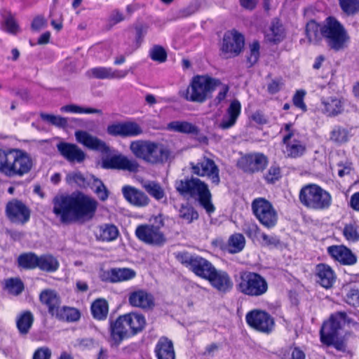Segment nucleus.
<instances>
[{
  "label": "nucleus",
  "mask_w": 359,
  "mask_h": 359,
  "mask_svg": "<svg viewBox=\"0 0 359 359\" xmlns=\"http://www.w3.org/2000/svg\"><path fill=\"white\" fill-rule=\"evenodd\" d=\"M53 203V212L65 224L88 221L94 217L97 208L94 198L81 192L57 195Z\"/></svg>",
  "instance_id": "1"
},
{
  "label": "nucleus",
  "mask_w": 359,
  "mask_h": 359,
  "mask_svg": "<svg viewBox=\"0 0 359 359\" xmlns=\"http://www.w3.org/2000/svg\"><path fill=\"white\" fill-rule=\"evenodd\" d=\"M175 187L177 192L185 198H197L201 205L208 214L212 213L215 208L211 202V194L208 185L196 177L177 180Z\"/></svg>",
  "instance_id": "2"
},
{
  "label": "nucleus",
  "mask_w": 359,
  "mask_h": 359,
  "mask_svg": "<svg viewBox=\"0 0 359 359\" xmlns=\"http://www.w3.org/2000/svg\"><path fill=\"white\" fill-rule=\"evenodd\" d=\"M220 85V80L208 74L194 76L187 89V100L203 103Z\"/></svg>",
  "instance_id": "3"
},
{
  "label": "nucleus",
  "mask_w": 359,
  "mask_h": 359,
  "mask_svg": "<svg viewBox=\"0 0 359 359\" xmlns=\"http://www.w3.org/2000/svg\"><path fill=\"white\" fill-rule=\"evenodd\" d=\"M299 198L303 205L316 210L327 209L332 203L330 193L314 184L303 187L299 191Z\"/></svg>",
  "instance_id": "4"
},
{
  "label": "nucleus",
  "mask_w": 359,
  "mask_h": 359,
  "mask_svg": "<svg viewBox=\"0 0 359 359\" xmlns=\"http://www.w3.org/2000/svg\"><path fill=\"white\" fill-rule=\"evenodd\" d=\"M323 32L328 46L337 51L345 48L350 40L344 26L332 17L326 19Z\"/></svg>",
  "instance_id": "5"
},
{
  "label": "nucleus",
  "mask_w": 359,
  "mask_h": 359,
  "mask_svg": "<svg viewBox=\"0 0 359 359\" xmlns=\"http://www.w3.org/2000/svg\"><path fill=\"white\" fill-rule=\"evenodd\" d=\"M154 224L139 225L135 230V235L143 243L154 245L162 246L166 242L164 233L161 228L164 226L163 219L161 215L154 217Z\"/></svg>",
  "instance_id": "6"
},
{
  "label": "nucleus",
  "mask_w": 359,
  "mask_h": 359,
  "mask_svg": "<svg viewBox=\"0 0 359 359\" xmlns=\"http://www.w3.org/2000/svg\"><path fill=\"white\" fill-rule=\"evenodd\" d=\"M177 260L188 267L196 276L207 280L214 271L215 266L206 259L198 255H192L187 252H180Z\"/></svg>",
  "instance_id": "7"
},
{
  "label": "nucleus",
  "mask_w": 359,
  "mask_h": 359,
  "mask_svg": "<svg viewBox=\"0 0 359 359\" xmlns=\"http://www.w3.org/2000/svg\"><path fill=\"white\" fill-rule=\"evenodd\" d=\"M252 210L256 218L263 226L268 229L276 226L278 214L269 201L264 198L255 199L252 203Z\"/></svg>",
  "instance_id": "8"
},
{
  "label": "nucleus",
  "mask_w": 359,
  "mask_h": 359,
  "mask_svg": "<svg viewBox=\"0 0 359 359\" xmlns=\"http://www.w3.org/2000/svg\"><path fill=\"white\" fill-rule=\"evenodd\" d=\"M346 321V314L338 312L330 316L328 321L322 325L320 329V340L327 346H330L339 337V330Z\"/></svg>",
  "instance_id": "9"
},
{
  "label": "nucleus",
  "mask_w": 359,
  "mask_h": 359,
  "mask_svg": "<svg viewBox=\"0 0 359 359\" xmlns=\"http://www.w3.org/2000/svg\"><path fill=\"white\" fill-rule=\"evenodd\" d=\"M0 171L11 176L22 175V151L0 149Z\"/></svg>",
  "instance_id": "10"
},
{
  "label": "nucleus",
  "mask_w": 359,
  "mask_h": 359,
  "mask_svg": "<svg viewBox=\"0 0 359 359\" xmlns=\"http://www.w3.org/2000/svg\"><path fill=\"white\" fill-rule=\"evenodd\" d=\"M247 324L257 332L269 334L274 329L273 318L266 311L254 309L245 316Z\"/></svg>",
  "instance_id": "11"
},
{
  "label": "nucleus",
  "mask_w": 359,
  "mask_h": 359,
  "mask_svg": "<svg viewBox=\"0 0 359 359\" xmlns=\"http://www.w3.org/2000/svg\"><path fill=\"white\" fill-rule=\"evenodd\" d=\"M101 167L104 169L121 170L135 172L138 170L139 163L135 159L118 154L102 158Z\"/></svg>",
  "instance_id": "12"
},
{
  "label": "nucleus",
  "mask_w": 359,
  "mask_h": 359,
  "mask_svg": "<svg viewBox=\"0 0 359 359\" xmlns=\"http://www.w3.org/2000/svg\"><path fill=\"white\" fill-rule=\"evenodd\" d=\"M191 172L201 177H208L213 184L218 185L220 182L219 168L215 161L204 157L197 163H191Z\"/></svg>",
  "instance_id": "13"
},
{
  "label": "nucleus",
  "mask_w": 359,
  "mask_h": 359,
  "mask_svg": "<svg viewBox=\"0 0 359 359\" xmlns=\"http://www.w3.org/2000/svg\"><path fill=\"white\" fill-rule=\"evenodd\" d=\"M244 46V37L235 30L224 34L222 50L229 56L238 55Z\"/></svg>",
  "instance_id": "14"
},
{
  "label": "nucleus",
  "mask_w": 359,
  "mask_h": 359,
  "mask_svg": "<svg viewBox=\"0 0 359 359\" xmlns=\"http://www.w3.org/2000/svg\"><path fill=\"white\" fill-rule=\"evenodd\" d=\"M240 287L243 290L249 292H266L268 286L265 279L259 274L252 272H244L241 275Z\"/></svg>",
  "instance_id": "15"
},
{
  "label": "nucleus",
  "mask_w": 359,
  "mask_h": 359,
  "mask_svg": "<svg viewBox=\"0 0 359 359\" xmlns=\"http://www.w3.org/2000/svg\"><path fill=\"white\" fill-rule=\"evenodd\" d=\"M267 163V157L260 153L245 155L238 162L241 168L247 172L262 171L265 168Z\"/></svg>",
  "instance_id": "16"
},
{
  "label": "nucleus",
  "mask_w": 359,
  "mask_h": 359,
  "mask_svg": "<svg viewBox=\"0 0 359 359\" xmlns=\"http://www.w3.org/2000/svg\"><path fill=\"white\" fill-rule=\"evenodd\" d=\"M129 325L126 324V315L120 316L110 325V339L112 345L118 346L121 342L131 336Z\"/></svg>",
  "instance_id": "17"
},
{
  "label": "nucleus",
  "mask_w": 359,
  "mask_h": 359,
  "mask_svg": "<svg viewBox=\"0 0 359 359\" xmlns=\"http://www.w3.org/2000/svg\"><path fill=\"white\" fill-rule=\"evenodd\" d=\"M171 157V151L162 143L151 141L146 162L152 165H163Z\"/></svg>",
  "instance_id": "18"
},
{
  "label": "nucleus",
  "mask_w": 359,
  "mask_h": 359,
  "mask_svg": "<svg viewBox=\"0 0 359 359\" xmlns=\"http://www.w3.org/2000/svg\"><path fill=\"white\" fill-rule=\"evenodd\" d=\"M76 141L91 150L99 151L102 153H108L109 147L107 144L86 131L78 130L75 132Z\"/></svg>",
  "instance_id": "19"
},
{
  "label": "nucleus",
  "mask_w": 359,
  "mask_h": 359,
  "mask_svg": "<svg viewBox=\"0 0 359 359\" xmlns=\"http://www.w3.org/2000/svg\"><path fill=\"white\" fill-rule=\"evenodd\" d=\"M60 155L70 163H82L86 155L76 144L61 142L57 144Z\"/></svg>",
  "instance_id": "20"
},
{
  "label": "nucleus",
  "mask_w": 359,
  "mask_h": 359,
  "mask_svg": "<svg viewBox=\"0 0 359 359\" xmlns=\"http://www.w3.org/2000/svg\"><path fill=\"white\" fill-rule=\"evenodd\" d=\"M121 191L125 199L134 206L142 208L149 203V198L134 187L126 185L122 187Z\"/></svg>",
  "instance_id": "21"
},
{
  "label": "nucleus",
  "mask_w": 359,
  "mask_h": 359,
  "mask_svg": "<svg viewBox=\"0 0 359 359\" xmlns=\"http://www.w3.org/2000/svg\"><path fill=\"white\" fill-rule=\"evenodd\" d=\"M327 252L334 260L344 265H353L357 262V257L344 245L330 246L327 248Z\"/></svg>",
  "instance_id": "22"
},
{
  "label": "nucleus",
  "mask_w": 359,
  "mask_h": 359,
  "mask_svg": "<svg viewBox=\"0 0 359 359\" xmlns=\"http://www.w3.org/2000/svg\"><path fill=\"white\" fill-rule=\"evenodd\" d=\"M241 112V102L238 100H233L227 108L226 114L218 124V127L222 130H227L232 128L236 124Z\"/></svg>",
  "instance_id": "23"
},
{
  "label": "nucleus",
  "mask_w": 359,
  "mask_h": 359,
  "mask_svg": "<svg viewBox=\"0 0 359 359\" xmlns=\"http://www.w3.org/2000/svg\"><path fill=\"white\" fill-rule=\"evenodd\" d=\"M88 74L97 79H122L126 76L128 71L113 69L111 67H98L90 69Z\"/></svg>",
  "instance_id": "24"
},
{
  "label": "nucleus",
  "mask_w": 359,
  "mask_h": 359,
  "mask_svg": "<svg viewBox=\"0 0 359 359\" xmlns=\"http://www.w3.org/2000/svg\"><path fill=\"white\" fill-rule=\"evenodd\" d=\"M207 280L215 289L220 291L231 290L233 286V282L228 273L215 268Z\"/></svg>",
  "instance_id": "25"
},
{
  "label": "nucleus",
  "mask_w": 359,
  "mask_h": 359,
  "mask_svg": "<svg viewBox=\"0 0 359 359\" xmlns=\"http://www.w3.org/2000/svg\"><path fill=\"white\" fill-rule=\"evenodd\" d=\"M323 112L327 116H337L344 111V101L337 97H330L322 100Z\"/></svg>",
  "instance_id": "26"
},
{
  "label": "nucleus",
  "mask_w": 359,
  "mask_h": 359,
  "mask_svg": "<svg viewBox=\"0 0 359 359\" xmlns=\"http://www.w3.org/2000/svg\"><path fill=\"white\" fill-rule=\"evenodd\" d=\"M318 282L325 289H330L335 282L336 276L332 268L325 264H320L316 266Z\"/></svg>",
  "instance_id": "27"
},
{
  "label": "nucleus",
  "mask_w": 359,
  "mask_h": 359,
  "mask_svg": "<svg viewBox=\"0 0 359 359\" xmlns=\"http://www.w3.org/2000/svg\"><path fill=\"white\" fill-rule=\"evenodd\" d=\"M156 355L158 359H175V351L171 340L166 337H161L158 341L155 348Z\"/></svg>",
  "instance_id": "28"
},
{
  "label": "nucleus",
  "mask_w": 359,
  "mask_h": 359,
  "mask_svg": "<svg viewBox=\"0 0 359 359\" xmlns=\"http://www.w3.org/2000/svg\"><path fill=\"white\" fill-rule=\"evenodd\" d=\"M129 302L133 306L142 309H149L154 306V299L151 293H131Z\"/></svg>",
  "instance_id": "29"
},
{
  "label": "nucleus",
  "mask_w": 359,
  "mask_h": 359,
  "mask_svg": "<svg viewBox=\"0 0 359 359\" xmlns=\"http://www.w3.org/2000/svg\"><path fill=\"white\" fill-rule=\"evenodd\" d=\"M136 275L134 270L129 268H114L107 271L108 279L111 283L126 281Z\"/></svg>",
  "instance_id": "30"
},
{
  "label": "nucleus",
  "mask_w": 359,
  "mask_h": 359,
  "mask_svg": "<svg viewBox=\"0 0 359 359\" xmlns=\"http://www.w3.org/2000/svg\"><path fill=\"white\" fill-rule=\"evenodd\" d=\"M151 141L138 140L130 142V150L132 154L139 159L146 162Z\"/></svg>",
  "instance_id": "31"
},
{
  "label": "nucleus",
  "mask_w": 359,
  "mask_h": 359,
  "mask_svg": "<svg viewBox=\"0 0 359 359\" xmlns=\"http://www.w3.org/2000/svg\"><path fill=\"white\" fill-rule=\"evenodd\" d=\"M6 212L8 218L13 223L22 222V203L20 201L12 200L8 202Z\"/></svg>",
  "instance_id": "32"
},
{
  "label": "nucleus",
  "mask_w": 359,
  "mask_h": 359,
  "mask_svg": "<svg viewBox=\"0 0 359 359\" xmlns=\"http://www.w3.org/2000/svg\"><path fill=\"white\" fill-rule=\"evenodd\" d=\"M125 315L126 324L129 325L128 329H130L132 337L143 330L146 322L142 315L136 313H129Z\"/></svg>",
  "instance_id": "33"
},
{
  "label": "nucleus",
  "mask_w": 359,
  "mask_h": 359,
  "mask_svg": "<svg viewBox=\"0 0 359 359\" xmlns=\"http://www.w3.org/2000/svg\"><path fill=\"white\" fill-rule=\"evenodd\" d=\"M168 129L171 131L185 133L198 135L199 129L195 125L187 121H172L168 123Z\"/></svg>",
  "instance_id": "34"
},
{
  "label": "nucleus",
  "mask_w": 359,
  "mask_h": 359,
  "mask_svg": "<svg viewBox=\"0 0 359 359\" xmlns=\"http://www.w3.org/2000/svg\"><path fill=\"white\" fill-rule=\"evenodd\" d=\"M305 32L309 43H318L323 37V26L314 20H311L306 24Z\"/></svg>",
  "instance_id": "35"
},
{
  "label": "nucleus",
  "mask_w": 359,
  "mask_h": 359,
  "mask_svg": "<svg viewBox=\"0 0 359 359\" xmlns=\"http://www.w3.org/2000/svg\"><path fill=\"white\" fill-rule=\"evenodd\" d=\"M39 299L42 304L48 306L49 313L53 316L60 310V299L56 293H40Z\"/></svg>",
  "instance_id": "36"
},
{
  "label": "nucleus",
  "mask_w": 359,
  "mask_h": 359,
  "mask_svg": "<svg viewBox=\"0 0 359 359\" xmlns=\"http://www.w3.org/2000/svg\"><path fill=\"white\" fill-rule=\"evenodd\" d=\"M108 311V302L104 299H97L91 305L92 315L97 320H102L106 319Z\"/></svg>",
  "instance_id": "37"
},
{
  "label": "nucleus",
  "mask_w": 359,
  "mask_h": 359,
  "mask_svg": "<svg viewBox=\"0 0 359 359\" xmlns=\"http://www.w3.org/2000/svg\"><path fill=\"white\" fill-rule=\"evenodd\" d=\"M117 227L112 224H103L98 227L99 238L103 241H112L118 236Z\"/></svg>",
  "instance_id": "38"
},
{
  "label": "nucleus",
  "mask_w": 359,
  "mask_h": 359,
  "mask_svg": "<svg viewBox=\"0 0 359 359\" xmlns=\"http://www.w3.org/2000/svg\"><path fill=\"white\" fill-rule=\"evenodd\" d=\"M60 266L57 258L51 255H44L39 257L38 267L44 271L52 273L56 271Z\"/></svg>",
  "instance_id": "39"
},
{
  "label": "nucleus",
  "mask_w": 359,
  "mask_h": 359,
  "mask_svg": "<svg viewBox=\"0 0 359 359\" xmlns=\"http://www.w3.org/2000/svg\"><path fill=\"white\" fill-rule=\"evenodd\" d=\"M65 180L68 184H75L81 188L90 186L92 181L91 176L89 178L85 177L80 172H73L67 174Z\"/></svg>",
  "instance_id": "40"
},
{
  "label": "nucleus",
  "mask_w": 359,
  "mask_h": 359,
  "mask_svg": "<svg viewBox=\"0 0 359 359\" xmlns=\"http://www.w3.org/2000/svg\"><path fill=\"white\" fill-rule=\"evenodd\" d=\"M57 318L67 322H75L79 320L81 313L75 308L63 306L55 315Z\"/></svg>",
  "instance_id": "41"
},
{
  "label": "nucleus",
  "mask_w": 359,
  "mask_h": 359,
  "mask_svg": "<svg viewBox=\"0 0 359 359\" xmlns=\"http://www.w3.org/2000/svg\"><path fill=\"white\" fill-rule=\"evenodd\" d=\"M143 188L155 199L160 201L165 197V192L160 184L154 181H146L142 184Z\"/></svg>",
  "instance_id": "42"
},
{
  "label": "nucleus",
  "mask_w": 359,
  "mask_h": 359,
  "mask_svg": "<svg viewBox=\"0 0 359 359\" xmlns=\"http://www.w3.org/2000/svg\"><path fill=\"white\" fill-rule=\"evenodd\" d=\"M228 245L231 253L240 252L245 247V238L241 233H235L229 238Z\"/></svg>",
  "instance_id": "43"
},
{
  "label": "nucleus",
  "mask_w": 359,
  "mask_h": 359,
  "mask_svg": "<svg viewBox=\"0 0 359 359\" xmlns=\"http://www.w3.org/2000/svg\"><path fill=\"white\" fill-rule=\"evenodd\" d=\"M91 183L90 186L91 187V189H93L94 192L96 194L97 197L102 201H106L109 197V191L105 187V185L103 184V182L99 180L98 178H96L95 176H91Z\"/></svg>",
  "instance_id": "44"
},
{
  "label": "nucleus",
  "mask_w": 359,
  "mask_h": 359,
  "mask_svg": "<svg viewBox=\"0 0 359 359\" xmlns=\"http://www.w3.org/2000/svg\"><path fill=\"white\" fill-rule=\"evenodd\" d=\"M62 112L74 113V114H102V111L100 109L91 108V107H83L76 104H67L60 108Z\"/></svg>",
  "instance_id": "45"
},
{
  "label": "nucleus",
  "mask_w": 359,
  "mask_h": 359,
  "mask_svg": "<svg viewBox=\"0 0 359 359\" xmlns=\"http://www.w3.org/2000/svg\"><path fill=\"white\" fill-rule=\"evenodd\" d=\"M330 140L334 143L341 144L348 140V132L340 126H335L330 132Z\"/></svg>",
  "instance_id": "46"
},
{
  "label": "nucleus",
  "mask_w": 359,
  "mask_h": 359,
  "mask_svg": "<svg viewBox=\"0 0 359 359\" xmlns=\"http://www.w3.org/2000/svg\"><path fill=\"white\" fill-rule=\"evenodd\" d=\"M40 117L43 121H46L58 128H65L68 124L67 118L60 116H56L46 113H41Z\"/></svg>",
  "instance_id": "47"
},
{
  "label": "nucleus",
  "mask_w": 359,
  "mask_h": 359,
  "mask_svg": "<svg viewBox=\"0 0 359 359\" xmlns=\"http://www.w3.org/2000/svg\"><path fill=\"white\" fill-rule=\"evenodd\" d=\"M179 216L187 224L191 223L198 217V212L190 205H182L179 211Z\"/></svg>",
  "instance_id": "48"
},
{
  "label": "nucleus",
  "mask_w": 359,
  "mask_h": 359,
  "mask_svg": "<svg viewBox=\"0 0 359 359\" xmlns=\"http://www.w3.org/2000/svg\"><path fill=\"white\" fill-rule=\"evenodd\" d=\"M125 137H136L143 133L142 128L135 121L124 122Z\"/></svg>",
  "instance_id": "49"
},
{
  "label": "nucleus",
  "mask_w": 359,
  "mask_h": 359,
  "mask_svg": "<svg viewBox=\"0 0 359 359\" xmlns=\"http://www.w3.org/2000/svg\"><path fill=\"white\" fill-rule=\"evenodd\" d=\"M149 56L154 61L161 63L166 60L167 53L163 46L155 45L149 50Z\"/></svg>",
  "instance_id": "50"
},
{
  "label": "nucleus",
  "mask_w": 359,
  "mask_h": 359,
  "mask_svg": "<svg viewBox=\"0 0 359 359\" xmlns=\"http://www.w3.org/2000/svg\"><path fill=\"white\" fill-rule=\"evenodd\" d=\"M341 9L348 15H353L359 11V0H339Z\"/></svg>",
  "instance_id": "51"
},
{
  "label": "nucleus",
  "mask_w": 359,
  "mask_h": 359,
  "mask_svg": "<svg viewBox=\"0 0 359 359\" xmlns=\"http://www.w3.org/2000/svg\"><path fill=\"white\" fill-rule=\"evenodd\" d=\"M305 148L298 141H294L292 144L286 145V151L288 156L296 158L303 154Z\"/></svg>",
  "instance_id": "52"
},
{
  "label": "nucleus",
  "mask_w": 359,
  "mask_h": 359,
  "mask_svg": "<svg viewBox=\"0 0 359 359\" xmlns=\"http://www.w3.org/2000/svg\"><path fill=\"white\" fill-rule=\"evenodd\" d=\"M271 34H268L269 40L277 43L280 41L284 37V32L281 25L273 24L271 29Z\"/></svg>",
  "instance_id": "53"
},
{
  "label": "nucleus",
  "mask_w": 359,
  "mask_h": 359,
  "mask_svg": "<svg viewBox=\"0 0 359 359\" xmlns=\"http://www.w3.org/2000/svg\"><path fill=\"white\" fill-rule=\"evenodd\" d=\"M343 234L348 241L354 242L359 240V232L355 224H346L343 230Z\"/></svg>",
  "instance_id": "54"
},
{
  "label": "nucleus",
  "mask_w": 359,
  "mask_h": 359,
  "mask_svg": "<svg viewBox=\"0 0 359 359\" xmlns=\"http://www.w3.org/2000/svg\"><path fill=\"white\" fill-rule=\"evenodd\" d=\"M124 122L113 123L107 126V133L112 136L125 137Z\"/></svg>",
  "instance_id": "55"
},
{
  "label": "nucleus",
  "mask_w": 359,
  "mask_h": 359,
  "mask_svg": "<svg viewBox=\"0 0 359 359\" xmlns=\"http://www.w3.org/2000/svg\"><path fill=\"white\" fill-rule=\"evenodd\" d=\"M280 169L276 165H272L264 175L265 180L269 183H273L280 177Z\"/></svg>",
  "instance_id": "56"
},
{
  "label": "nucleus",
  "mask_w": 359,
  "mask_h": 359,
  "mask_svg": "<svg viewBox=\"0 0 359 359\" xmlns=\"http://www.w3.org/2000/svg\"><path fill=\"white\" fill-rule=\"evenodd\" d=\"M219 88V93L212 102L214 106H218L226 97L229 90V87L226 84H224L220 81V85L217 87Z\"/></svg>",
  "instance_id": "57"
},
{
  "label": "nucleus",
  "mask_w": 359,
  "mask_h": 359,
  "mask_svg": "<svg viewBox=\"0 0 359 359\" xmlns=\"http://www.w3.org/2000/svg\"><path fill=\"white\" fill-rule=\"evenodd\" d=\"M259 57V43L254 41L250 46V55L248 56V61L250 65L255 64Z\"/></svg>",
  "instance_id": "58"
},
{
  "label": "nucleus",
  "mask_w": 359,
  "mask_h": 359,
  "mask_svg": "<svg viewBox=\"0 0 359 359\" xmlns=\"http://www.w3.org/2000/svg\"><path fill=\"white\" fill-rule=\"evenodd\" d=\"M39 257L34 253H24V268L33 269L38 267Z\"/></svg>",
  "instance_id": "59"
},
{
  "label": "nucleus",
  "mask_w": 359,
  "mask_h": 359,
  "mask_svg": "<svg viewBox=\"0 0 359 359\" xmlns=\"http://www.w3.org/2000/svg\"><path fill=\"white\" fill-rule=\"evenodd\" d=\"M22 288V282L19 278H11L5 280L4 290H9L11 292L16 290L15 292H20L19 290Z\"/></svg>",
  "instance_id": "60"
},
{
  "label": "nucleus",
  "mask_w": 359,
  "mask_h": 359,
  "mask_svg": "<svg viewBox=\"0 0 359 359\" xmlns=\"http://www.w3.org/2000/svg\"><path fill=\"white\" fill-rule=\"evenodd\" d=\"M262 239V245L266 247H277L280 244V240L276 236H268L267 234L262 233L261 234Z\"/></svg>",
  "instance_id": "61"
},
{
  "label": "nucleus",
  "mask_w": 359,
  "mask_h": 359,
  "mask_svg": "<svg viewBox=\"0 0 359 359\" xmlns=\"http://www.w3.org/2000/svg\"><path fill=\"white\" fill-rule=\"evenodd\" d=\"M306 95V92L303 90H299L296 92L294 95L293 96L292 101L294 104L302 109L303 111L306 110V106L305 103L304 102V97Z\"/></svg>",
  "instance_id": "62"
},
{
  "label": "nucleus",
  "mask_w": 359,
  "mask_h": 359,
  "mask_svg": "<svg viewBox=\"0 0 359 359\" xmlns=\"http://www.w3.org/2000/svg\"><path fill=\"white\" fill-rule=\"evenodd\" d=\"M3 29L11 34H15L19 30V26L17 25L15 19L9 16L6 18Z\"/></svg>",
  "instance_id": "63"
},
{
  "label": "nucleus",
  "mask_w": 359,
  "mask_h": 359,
  "mask_svg": "<svg viewBox=\"0 0 359 359\" xmlns=\"http://www.w3.org/2000/svg\"><path fill=\"white\" fill-rule=\"evenodd\" d=\"M47 27V20L43 16L38 15L35 17L31 24V28L33 31L39 32Z\"/></svg>",
  "instance_id": "64"
}]
</instances>
